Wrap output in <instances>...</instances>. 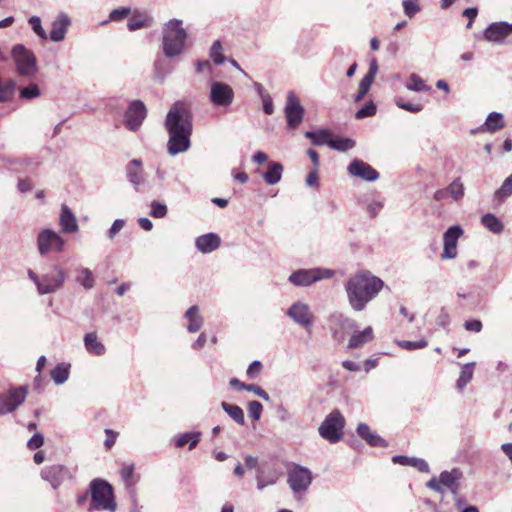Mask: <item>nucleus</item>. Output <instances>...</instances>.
Returning <instances> with one entry per match:
<instances>
[{
	"label": "nucleus",
	"instance_id": "nucleus-4",
	"mask_svg": "<svg viewBox=\"0 0 512 512\" xmlns=\"http://www.w3.org/2000/svg\"><path fill=\"white\" fill-rule=\"evenodd\" d=\"M89 493L91 494L90 512L93 510L115 512L117 510L113 488L107 481L100 478L92 480L89 484Z\"/></svg>",
	"mask_w": 512,
	"mask_h": 512
},
{
	"label": "nucleus",
	"instance_id": "nucleus-37",
	"mask_svg": "<svg viewBox=\"0 0 512 512\" xmlns=\"http://www.w3.org/2000/svg\"><path fill=\"white\" fill-rule=\"evenodd\" d=\"M475 362H470L462 366L459 379L457 380L456 386L459 390H463L464 387L471 381L474 373Z\"/></svg>",
	"mask_w": 512,
	"mask_h": 512
},
{
	"label": "nucleus",
	"instance_id": "nucleus-33",
	"mask_svg": "<svg viewBox=\"0 0 512 512\" xmlns=\"http://www.w3.org/2000/svg\"><path fill=\"white\" fill-rule=\"evenodd\" d=\"M75 281L85 290H91L95 285L93 272L87 267H79L76 269Z\"/></svg>",
	"mask_w": 512,
	"mask_h": 512
},
{
	"label": "nucleus",
	"instance_id": "nucleus-38",
	"mask_svg": "<svg viewBox=\"0 0 512 512\" xmlns=\"http://www.w3.org/2000/svg\"><path fill=\"white\" fill-rule=\"evenodd\" d=\"M333 321L335 324V327H334V336L335 337L338 336V328L343 329V330H353L357 327V324L353 319L348 318L342 314L335 315L333 317Z\"/></svg>",
	"mask_w": 512,
	"mask_h": 512
},
{
	"label": "nucleus",
	"instance_id": "nucleus-53",
	"mask_svg": "<svg viewBox=\"0 0 512 512\" xmlns=\"http://www.w3.org/2000/svg\"><path fill=\"white\" fill-rule=\"evenodd\" d=\"M395 104L397 105V107L411 113H418L423 109V106L421 104H412L404 102V100L401 97L395 99Z\"/></svg>",
	"mask_w": 512,
	"mask_h": 512
},
{
	"label": "nucleus",
	"instance_id": "nucleus-12",
	"mask_svg": "<svg viewBox=\"0 0 512 512\" xmlns=\"http://www.w3.org/2000/svg\"><path fill=\"white\" fill-rule=\"evenodd\" d=\"M147 116V109L140 100L132 101L124 115V123L128 130L137 131Z\"/></svg>",
	"mask_w": 512,
	"mask_h": 512
},
{
	"label": "nucleus",
	"instance_id": "nucleus-56",
	"mask_svg": "<svg viewBox=\"0 0 512 512\" xmlns=\"http://www.w3.org/2000/svg\"><path fill=\"white\" fill-rule=\"evenodd\" d=\"M124 226L125 221L123 219H116L107 232L108 238L111 240L114 239Z\"/></svg>",
	"mask_w": 512,
	"mask_h": 512
},
{
	"label": "nucleus",
	"instance_id": "nucleus-46",
	"mask_svg": "<svg viewBox=\"0 0 512 512\" xmlns=\"http://www.w3.org/2000/svg\"><path fill=\"white\" fill-rule=\"evenodd\" d=\"M209 54L216 65H220L225 61V57L222 54V44L219 40L213 42Z\"/></svg>",
	"mask_w": 512,
	"mask_h": 512
},
{
	"label": "nucleus",
	"instance_id": "nucleus-63",
	"mask_svg": "<svg viewBox=\"0 0 512 512\" xmlns=\"http://www.w3.org/2000/svg\"><path fill=\"white\" fill-rule=\"evenodd\" d=\"M263 103V110L266 114L271 115L274 112L272 98L269 94L261 97Z\"/></svg>",
	"mask_w": 512,
	"mask_h": 512
},
{
	"label": "nucleus",
	"instance_id": "nucleus-39",
	"mask_svg": "<svg viewBox=\"0 0 512 512\" xmlns=\"http://www.w3.org/2000/svg\"><path fill=\"white\" fill-rule=\"evenodd\" d=\"M481 222L485 228L495 234L501 233L503 231V224L494 214L487 213L483 215Z\"/></svg>",
	"mask_w": 512,
	"mask_h": 512
},
{
	"label": "nucleus",
	"instance_id": "nucleus-27",
	"mask_svg": "<svg viewBox=\"0 0 512 512\" xmlns=\"http://www.w3.org/2000/svg\"><path fill=\"white\" fill-rule=\"evenodd\" d=\"M358 435L364 439L370 446L373 447H387V442L379 435L373 433L369 426L365 423H360L357 426Z\"/></svg>",
	"mask_w": 512,
	"mask_h": 512
},
{
	"label": "nucleus",
	"instance_id": "nucleus-6",
	"mask_svg": "<svg viewBox=\"0 0 512 512\" xmlns=\"http://www.w3.org/2000/svg\"><path fill=\"white\" fill-rule=\"evenodd\" d=\"M11 57L17 73L25 78H32L37 73L35 54L23 44H16L11 49Z\"/></svg>",
	"mask_w": 512,
	"mask_h": 512
},
{
	"label": "nucleus",
	"instance_id": "nucleus-25",
	"mask_svg": "<svg viewBox=\"0 0 512 512\" xmlns=\"http://www.w3.org/2000/svg\"><path fill=\"white\" fill-rule=\"evenodd\" d=\"M461 477V473L457 469H453L452 471H444L440 474V482L441 486L444 489L446 487L448 490H450L455 498L458 499V480Z\"/></svg>",
	"mask_w": 512,
	"mask_h": 512
},
{
	"label": "nucleus",
	"instance_id": "nucleus-5",
	"mask_svg": "<svg viewBox=\"0 0 512 512\" xmlns=\"http://www.w3.org/2000/svg\"><path fill=\"white\" fill-rule=\"evenodd\" d=\"M167 131L192 132V112L188 104L182 101L174 103L165 119Z\"/></svg>",
	"mask_w": 512,
	"mask_h": 512
},
{
	"label": "nucleus",
	"instance_id": "nucleus-28",
	"mask_svg": "<svg viewBox=\"0 0 512 512\" xmlns=\"http://www.w3.org/2000/svg\"><path fill=\"white\" fill-rule=\"evenodd\" d=\"M392 462L394 464H399L402 466H411L416 468L418 471L423 473L429 472V465L428 463L421 458L416 457H408L404 455H396L392 458Z\"/></svg>",
	"mask_w": 512,
	"mask_h": 512
},
{
	"label": "nucleus",
	"instance_id": "nucleus-48",
	"mask_svg": "<svg viewBox=\"0 0 512 512\" xmlns=\"http://www.w3.org/2000/svg\"><path fill=\"white\" fill-rule=\"evenodd\" d=\"M34 33L43 40H46L48 35L43 29L41 19L38 16H31L28 20Z\"/></svg>",
	"mask_w": 512,
	"mask_h": 512
},
{
	"label": "nucleus",
	"instance_id": "nucleus-42",
	"mask_svg": "<svg viewBox=\"0 0 512 512\" xmlns=\"http://www.w3.org/2000/svg\"><path fill=\"white\" fill-rule=\"evenodd\" d=\"M305 136L309 139H311L312 143L314 145H324L331 141V134L328 130H317V131H307L305 133Z\"/></svg>",
	"mask_w": 512,
	"mask_h": 512
},
{
	"label": "nucleus",
	"instance_id": "nucleus-7",
	"mask_svg": "<svg viewBox=\"0 0 512 512\" xmlns=\"http://www.w3.org/2000/svg\"><path fill=\"white\" fill-rule=\"evenodd\" d=\"M345 419L339 410H333L329 413L322 424L319 426V434L330 443H336L343 436Z\"/></svg>",
	"mask_w": 512,
	"mask_h": 512
},
{
	"label": "nucleus",
	"instance_id": "nucleus-1",
	"mask_svg": "<svg viewBox=\"0 0 512 512\" xmlns=\"http://www.w3.org/2000/svg\"><path fill=\"white\" fill-rule=\"evenodd\" d=\"M385 286L382 279L362 270L350 276L345 283L348 303L352 310L363 311Z\"/></svg>",
	"mask_w": 512,
	"mask_h": 512
},
{
	"label": "nucleus",
	"instance_id": "nucleus-15",
	"mask_svg": "<svg viewBox=\"0 0 512 512\" xmlns=\"http://www.w3.org/2000/svg\"><path fill=\"white\" fill-rule=\"evenodd\" d=\"M168 132V142H167V152L171 156H176L180 153L186 152L190 146L191 141L190 137L192 132H178V131H167Z\"/></svg>",
	"mask_w": 512,
	"mask_h": 512
},
{
	"label": "nucleus",
	"instance_id": "nucleus-62",
	"mask_svg": "<svg viewBox=\"0 0 512 512\" xmlns=\"http://www.w3.org/2000/svg\"><path fill=\"white\" fill-rule=\"evenodd\" d=\"M464 327L467 331L478 333L482 329V323L480 320L476 319L468 320L464 323Z\"/></svg>",
	"mask_w": 512,
	"mask_h": 512
},
{
	"label": "nucleus",
	"instance_id": "nucleus-3",
	"mask_svg": "<svg viewBox=\"0 0 512 512\" xmlns=\"http://www.w3.org/2000/svg\"><path fill=\"white\" fill-rule=\"evenodd\" d=\"M28 277L37 287L39 295L53 294L63 288L67 273L60 265H54L50 272L41 276L28 270Z\"/></svg>",
	"mask_w": 512,
	"mask_h": 512
},
{
	"label": "nucleus",
	"instance_id": "nucleus-24",
	"mask_svg": "<svg viewBox=\"0 0 512 512\" xmlns=\"http://www.w3.org/2000/svg\"><path fill=\"white\" fill-rule=\"evenodd\" d=\"M59 223L62 231L65 233H75L78 231V223L76 216L71 211V209L65 204H63L61 207Z\"/></svg>",
	"mask_w": 512,
	"mask_h": 512
},
{
	"label": "nucleus",
	"instance_id": "nucleus-40",
	"mask_svg": "<svg viewBox=\"0 0 512 512\" xmlns=\"http://www.w3.org/2000/svg\"><path fill=\"white\" fill-rule=\"evenodd\" d=\"M69 367L70 366L65 363H60L51 371L50 375L55 384L61 385L68 380Z\"/></svg>",
	"mask_w": 512,
	"mask_h": 512
},
{
	"label": "nucleus",
	"instance_id": "nucleus-13",
	"mask_svg": "<svg viewBox=\"0 0 512 512\" xmlns=\"http://www.w3.org/2000/svg\"><path fill=\"white\" fill-rule=\"evenodd\" d=\"M27 388L19 386L8 391L7 397L0 396V415L13 412L26 399Z\"/></svg>",
	"mask_w": 512,
	"mask_h": 512
},
{
	"label": "nucleus",
	"instance_id": "nucleus-47",
	"mask_svg": "<svg viewBox=\"0 0 512 512\" xmlns=\"http://www.w3.org/2000/svg\"><path fill=\"white\" fill-rule=\"evenodd\" d=\"M404 13L407 17H414L420 10L419 0H403Z\"/></svg>",
	"mask_w": 512,
	"mask_h": 512
},
{
	"label": "nucleus",
	"instance_id": "nucleus-44",
	"mask_svg": "<svg viewBox=\"0 0 512 512\" xmlns=\"http://www.w3.org/2000/svg\"><path fill=\"white\" fill-rule=\"evenodd\" d=\"M40 94V89L36 83H30L19 90V97L26 100L37 98Z\"/></svg>",
	"mask_w": 512,
	"mask_h": 512
},
{
	"label": "nucleus",
	"instance_id": "nucleus-55",
	"mask_svg": "<svg viewBox=\"0 0 512 512\" xmlns=\"http://www.w3.org/2000/svg\"><path fill=\"white\" fill-rule=\"evenodd\" d=\"M263 410V406L259 401H251L248 404V413L251 418L254 420H259L261 417V413Z\"/></svg>",
	"mask_w": 512,
	"mask_h": 512
},
{
	"label": "nucleus",
	"instance_id": "nucleus-31",
	"mask_svg": "<svg viewBox=\"0 0 512 512\" xmlns=\"http://www.w3.org/2000/svg\"><path fill=\"white\" fill-rule=\"evenodd\" d=\"M373 337V329L372 327L368 326L363 331L354 332L352 334L348 342V347L351 349L361 347L364 344L372 341Z\"/></svg>",
	"mask_w": 512,
	"mask_h": 512
},
{
	"label": "nucleus",
	"instance_id": "nucleus-23",
	"mask_svg": "<svg viewBox=\"0 0 512 512\" xmlns=\"http://www.w3.org/2000/svg\"><path fill=\"white\" fill-rule=\"evenodd\" d=\"M221 243L220 237L215 233H207L196 238V248L204 254L215 251Z\"/></svg>",
	"mask_w": 512,
	"mask_h": 512
},
{
	"label": "nucleus",
	"instance_id": "nucleus-36",
	"mask_svg": "<svg viewBox=\"0 0 512 512\" xmlns=\"http://www.w3.org/2000/svg\"><path fill=\"white\" fill-rule=\"evenodd\" d=\"M221 407L237 424H245L244 412L241 407L225 401L221 403Z\"/></svg>",
	"mask_w": 512,
	"mask_h": 512
},
{
	"label": "nucleus",
	"instance_id": "nucleus-19",
	"mask_svg": "<svg viewBox=\"0 0 512 512\" xmlns=\"http://www.w3.org/2000/svg\"><path fill=\"white\" fill-rule=\"evenodd\" d=\"M347 171L350 175L368 182L376 181L379 178V173L370 164L359 159L351 161Z\"/></svg>",
	"mask_w": 512,
	"mask_h": 512
},
{
	"label": "nucleus",
	"instance_id": "nucleus-54",
	"mask_svg": "<svg viewBox=\"0 0 512 512\" xmlns=\"http://www.w3.org/2000/svg\"><path fill=\"white\" fill-rule=\"evenodd\" d=\"M375 113H376V105L373 102H368L367 104H365L361 109H359L356 112L355 117H356V119H363L366 117L373 116V115H375Z\"/></svg>",
	"mask_w": 512,
	"mask_h": 512
},
{
	"label": "nucleus",
	"instance_id": "nucleus-11",
	"mask_svg": "<svg viewBox=\"0 0 512 512\" xmlns=\"http://www.w3.org/2000/svg\"><path fill=\"white\" fill-rule=\"evenodd\" d=\"M233 88L222 81H212L210 84L209 100L214 107H228L234 101Z\"/></svg>",
	"mask_w": 512,
	"mask_h": 512
},
{
	"label": "nucleus",
	"instance_id": "nucleus-58",
	"mask_svg": "<svg viewBox=\"0 0 512 512\" xmlns=\"http://www.w3.org/2000/svg\"><path fill=\"white\" fill-rule=\"evenodd\" d=\"M262 370V364L260 361H253L246 370V375L250 379L256 378Z\"/></svg>",
	"mask_w": 512,
	"mask_h": 512
},
{
	"label": "nucleus",
	"instance_id": "nucleus-41",
	"mask_svg": "<svg viewBox=\"0 0 512 512\" xmlns=\"http://www.w3.org/2000/svg\"><path fill=\"white\" fill-rule=\"evenodd\" d=\"M406 89L414 92H428L431 88L419 75L412 73L406 83Z\"/></svg>",
	"mask_w": 512,
	"mask_h": 512
},
{
	"label": "nucleus",
	"instance_id": "nucleus-9",
	"mask_svg": "<svg viewBox=\"0 0 512 512\" xmlns=\"http://www.w3.org/2000/svg\"><path fill=\"white\" fill-rule=\"evenodd\" d=\"M287 482L295 494L306 492L312 482V473L308 468L293 464L288 468Z\"/></svg>",
	"mask_w": 512,
	"mask_h": 512
},
{
	"label": "nucleus",
	"instance_id": "nucleus-51",
	"mask_svg": "<svg viewBox=\"0 0 512 512\" xmlns=\"http://www.w3.org/2000/svg\"><path fill=\"white\" fill-rule=\"evenodd\" d=\"M512 194V173L510 176L503 182L501 187L496 191V197L503 199L509 197Z\"/></svg>",
	"mask_w": 512,
	"mask_h": 512
},
{
	"label": "nucleus",
	"instance_id": "nucleus-35",
	"mask_svg": "<svg viewBox=\"0 0 512 512\" xmlns=\"http://www.w3.org/2000/svg\"><path fill=\"white\" fill-rule=\"evenodd\" d=\"M200 439V432H186L175 437V445L176 447L181 448L186 444H189V449L192 450L200 442Z\"/></svg>",
	"mask_w": 512,
	"mask_h": 512
},
{
	"label": "nucleus",
	"instance_id": "nucleus-34",
	"mask_svg": "<svg viewBox=\"0 0 512 512\" xmlns=\"http://www.w3.org/2000/svg\"><path fill=\"white\" fill-rule=\"evenodd\" d=\"M283 165L279 162H270L267 171L263 174V179L269 185L277 184L282 177Z\"/></svg>",
	"mask_w": 512,
	"mask_h": 512
},
{
	"label": "nucleus",
	"instance_id": "nucleus-2",
	"mask_svg": "<svg viewBox=\"0 0 512 512\" xmlns=\"http://www.w3.org/2000/svg\"><path fill=\"white\" fill-rule=\"evenodd\" d=\"M188 33L179 19H171L162 28V50L167 58L183 55L187 49Z\"/></svg>",
	"mask_w": 512,
	"mask_h": 512
},
{
	"label": "nucleus",
	"instance_id": "nucleus-20",
	"mask_svg": "<svg viewBox=\"0 0 512 512\" xmlns=\"http://www.w3.org/2000/svg\"><path fill=\"white\" fill-rule=\"evenodd\" d=\"M510 34H512V24L497 22L485 29L484 38L489 42L502 43Z\"/></svg>",
	"mask_w": 512,
	"mask_h": 512
},
{
	"label": "nucleus",
	"instance_id": "nucleus-49",
	"mask_svg": "<svg viewBox=\"0 0 512 512\" xmlns=\"http://www.w3.org/2000/svg\"><path fill=\"white\" fill-rule=\"evenodd\" d=\"M397 345L405 350L411 351L425 348L428 345V342L425 339H421L418 341L400 340L397 341Z\"/></svg>",
	"mask_w": 512,
	"mask_h": 512
},
{
	"label": "nucleus",
	"instance_id": "nucleus-18",
	"mask_svg": "<svg viewBox=\"0 0 512 512\" xmlns=\"http://www.w3.org/2000/svg\"><path fill=\"white\" fill-rule=\"evenodd\" d=\"M303 116L304 109L299 103L298 98L294 92H289L285 106V117L288 126L291 128L297 127L302 122Z\"/></svg>",
	"mask_w": 512,
	"mask_h": 512
},
{
	"label": "nucleus",
	"instance_id": "nucleus-10",
	"mask_svg": "<svg viewBox=\"0 0 512 512\" xmlns=\"http://www.w3.org/2000/svg\"><path fill=\"white\" fill-rule=\"evenodd\" d=\"M64 246L65 240L52 229H43L37 236V248L42 256L51 251L61 252Z\"/></svg>",
	"mask_w": 512,
	"mask_h": 512
},
{
	"label": "nucleus",
	"instance_id": "nucleus-57",
	"mask_svg": "<svg viewBox=\"0 0 512 512\" xmlns=\"http://www.w3.org/2000/svg\"><path fill=\"white\" fill-rule=\"evenodd\" d=\"M130 14V8L128 7H121L118 9H114L111 11L109 15V20L111 21H119L125 18Z\"/></svg>",
	"mask_w": 512,
	"mask_h": 512
},
{
	"label": "nucleus",
	"instance_id": "nucleus-64",
	"mask_svg": "<svg viewBox=\"0 0 512 512\" xmlns=\"http://www.w3.org/2000/svg\"><path fill=\"white\" fill-rule=\"evenodd\" d=\"M455 502H456L455 504L460 512H479L478 508L474 505L464 507L463 501L460 498L456 499Z\"/></svg>",
	"mask_w": 512,
	"mask_h": 512
},
{
	"label": "nucleus",
	"instance_id": "nucleus-16",
	"mask_svg": "<svg viewBox=\"0 0 512 512\" xmlns=\"http://www.w3.org/2000/svg\"><path fill=\"white\" fill-rule=\"evenodd\" d=\"M41 477L45 481L49 482L50 485L56 489L58 488L65 480L71 479L72 474L67 467L60 464H54L48 467H45L41 471Z\"/></svg>",
	"mask_w": 512,
	"mask_h": 512
},
{
	"label": "nucleus",
	"instance_id": "nucleus-22",
	"mask_svg": "<svg viewBox=\"0 0 512 512\" xmlns=\"http://www.w3.org/2000/svg\"><path fill=\"white\" fill-rule=\"evenodd\" d=\"M126 175L129 182L136 190H139L145 183V175L142 169V162L139 159L131 160L126 166Z\"/></svg>",
	"mask_w": 512,
	"mask_h": 512
},
{
	"label": "nucleus",
	"instance_id": "nucleus-14",
	"mask_svg": "<svg viewBox=\"0 0 512 512\" xmlns=\"http://www.w3.org/2000/svg\"><path fill=\"white\" fill-rule=\"evenodd\" d=\"M287 315L298 325L309 328L314 322V315L308 304L297 301L287 310Z\"/></svg>",
	"mask_w": 512,
	"mask_h": 512
},
{
	"label": "nucleus",
	"instance_id": "nucleus-30",
	"mask_svg": "<svg viewBox=\"0 0 512 512\" xmlns=\"http://www.w3.org/2000/svg\"><path fill=\"white\" fill-rule=\"evenodd\" d=\"M151 17L143 11L135 10L128 20L127 27L130 31H135L151 25Z\"/></svg>",
	"mask_w": 512,
	"mask_h": 512
},
{
	"label": "nucleus",
	"instance_id": "nucleus-26",
	"mask_svg": "<svg viewBox=\"0 0 512 512\" xmlns=\"http://www.w3.org/2000/svg\"><path fill=\"white\" fill-rule=\"evenodd\" d=\"M505 126L503 115L499 112H491L484 122L477 130H472V133L489 132L494 133Z\"/></svg>",
	"mask_w": 512,
	"mask_h": 512
},
{
	"label": "nucleus",
	"instance_id": "nucleus-17",
	"mask_svg": "<svg viewBox=\"0 0 512 512\" xmlns=\"http://www.w3.org/2000/svg\"><path fill=\"white\" fill-rule=\"evenodd\" d=\"M463 230L460 226H452L443 235L444 248L441 254L442 259H454L457 256L458 239L462 236Z\"/></svg>",
	"mask_w": 512,
	"mask_h": 512
},
{
	"label": "nucleus",
	"instance_id": "nucleus-52",
	"mask_svg": "<svg viewBox=\"0 0 512 512\" xmlns=\"http://www.w3.org/2000/svg\"><path fill=\"white\" fill-rule=\"evenodd\" d=\"M167 206L163 203L153 201L151 203L150 215L154 218H164L167 215Z\"/></svg>",
	"mask_w": 512,
	"mask_h": 512
},
{
	"label": "nucleus",
	"instance_id": "nucleus-59",
	"mask_svg": "<svg viewBox=\"0 0 512 512\" xmlns=\"http://www.w3.org/2000/svg\"><path fill=\"white\" fill-rule=\"evenodd\" d=\"M44 443L43 435L40 433H35L28 441L27 446L30 450H35L40 448Z\"/></svg>",
	"mask_w": 512,
	"mask_h": 512
},
{
	"label": "nucleus",
	"instance_id": "nucleus-8",
	"mask_svg": "<svg viewBox=\"0 0 512 512\" xmlns=\"http://www.w3.org/2000/svg\"><path fill=\"white\" fill-rule=\"evenodd\" d=\"M335 272L328 268L299 269L289 276V281L295 286H309L322 279H329Z\"/></svg>",
	"mask_w": 512,
	"mask_h": 512
},
{
	"label": "nucleus",
	"instance_id": "nucleus-21",
	"mask_svg": "<svg viewBox=\"0 0 512 512\" xmlns=\"http://www.w3.org/2000/svg\"><path fill=\"white\" fill-rule=\"evenodd\" d=\"M71 20L64 12L59 13L51 23L50 39L53 42H61L65 39Z\"/></svg>",
	"mask_w": 512,
	"mask_h": 512
},
{
	"label": "nucleus",
	"instance_id": "nucleus-60",
	"mask_svg": "<svg viewBox=\"0 0 512 512\" xmlns=\"http://www.w3.org/2000/svg\"><path fill=\"white\" fill-rule=\"evenodd\" d=\"M246 390L249 392H253L255 395H257L258 397L262 398L265 401L270 400L269 394L256 384H248Z\"/></svg>",
	"mask_w": 512,
	"mask_h": 512
},
{
	"label": "nucleus",
	"instance_id": "nucleus-61",
	"mask_svg": "<svg viewBox=\"0 0 512 512\" xmlns=\"http://www.w3.org/2000/svg\"><path fill=\"white\" fill-rule=\"evenodd\" d=\"M105 435L106 440L104 442V446L107 450H109L115 444L118 434L111 429H105Z\"/></svg>",
	"mask_w": 512,
	"mask_h": 512
},
{
	"label": "nucleus",
	"instance_id": "nucleus-29",
	"mask_svg": "<svg viewBox=\"0 0 512 512\" xmlns=\"http://www.w3.org/2000/svg\"><path fill=\"white\" fill-rule=\"evenodd\" d=\"M185 318L188 320L187 330L190 333H196L198 332L202 325H203V317L201 316L199 312V307L197 305L191 306L186 312H185Z\"/></svg>",
	"mask_w": 512,
	"mask_h": 512
},
{
	"label": "nucleus",
	"instance_id": "nucleus-43",
	"mask_svg": "<svg viewBox=\"0 0 512 512\" xmlns=\"http://www.w3.org/2000/svg\"><path fill=\"white\" fill-rule=\"evenodd\" d=\"M328 146L334 150L345 152L352 149L355 146V142L350 138L331 139L328 142Z\"/></svg>",
	"mask_w": 512,
	"mask_h": 512
},
{
	"label": "nucleus",
	"instance_id": "nucleus-50",
	"mask_svg": "<svg viewBox=\"0 0 512 512\" xmlns=\"http://www.w3.org/2000/svg\"><path fill=\"white\" fill-rule=\"evenodd\" d=\"M447 193L451 195L455 200L460 199L464 194L463 184L459 179L454 180L448 187Z\"/></svg>",
	"mask_w": 512,
	"mask_h": 512
},
{
	"label": "nucleus",
	"instance_id": "nucleus-45",
	"mask_svg": "<svg viewBox=\"0 0 512 512\" xmlns=\"http://www.w3.org/2000/svg\"><path fill=\"white\" fill-rule=\"evenodd\" d=\"M278 480V475L273 472L268 475L258 474L256 477L257 488L259 490H263L265 487L269 485H274Z\"/></svg>",
	"mask_w": 512,
	"mask_h": 512
},
{
	"label": "nucleus",
	"instance_id": "nucleus-32",
	"mask_svg": "<svg viewBox=\"0 0 512 512\" xmlns=\"http://www.w3.org/2000/svg\"><path fill=\"white\" fill-rule=\"evenodd\" d=\"M84 345L86 350L93 355L101 356L105 353V346L98 340L95 332L87 333L84 336Z\"/></svg>",
	"mask_w": 512,
	"mask_h": 512
}]
</instances>
